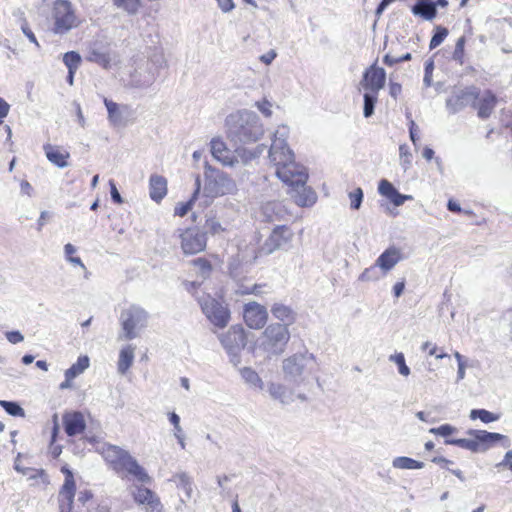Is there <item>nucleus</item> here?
<instances>
[{
    "mask_svg": "<svg viewBox=\"0 0 512 512\" xmlns=\"http://www.w3.org/2000/svg\"><path fill=\"white\" fill-rule=\"evenodd\" d=\"M288 127H279L269 149L270 162L275 166L277 177L290 186V195L298 206H311L316 202V193L306 186L308 173L306 168L294 161V153L288 147Z\"/></svg>",
    "mask_w": 512,
    "mask_h": 512,
    "instance_id": "obj_1",
    "label": "nucleus"
},
{
    "mask_svg": "<svg viewBox=\"0 0 512 512\" xmlns=\"http://www.w3.org/2000/svg\"><path fill=\"white\" fill-rule=\"evenodd\" d=\"M225 126L227 138L235 146L255 143L264 135L260 117L246 109L228 115Z\"/></svg>",
    "mask_w": 512,
    "mask_h": 512,
    "instance_id": "obj_2",
    "label": "nucleus"
},
{
    "mask_svg": "<svg viewBox=\"0 0 512 512\" xmlns=\"http://www.w3.org/2000/svg\"><path fill=\"white\" fill-rule=\"evenodd\" d=\"M102 455L114 470H125L141 483L150 482L151 478L145 469L127 451L114 445H108L103 448Z\"/></svg>",
    "mask_w": 512,
    "mask_h": 512,
    "instance_id": "obj_3",
    "label": "nucleus"
},
{
    "mask_svg": "<svg viewBox=\"0 0 512 512\" xmlns=\"http://www.w3.org/2000/svg\"><path fill=\"white\" fill-rule=\"evenodd\" d=\"M467 434L471 438L447 439L445 440V444L455 445L475 453L484 452L493 444L501 440L507 442L504 444L505 447L510 446V441L507 436L499 433L488 432L486 430L470 429L467 431Z\"/></svg>",
    "mask_w": 512,
    "mask_h": 512,
    "instance_id": "obj_4",
    "label": "nucleus"
},
{
    "mask_svg": "<svg viewBox=\"0 0 512 512\" xmlns=\"http://www.w3.org/2000/svg\"><path fill=\"white\" fill-rule=\"evenodd\" d=\"M315 367V357L308 352L296 353L284 359L282 364L285 378L296 384L303 382L305 376L310 374Z\"/></svg>",
    "mask_w": 512,
    "mask_h": 512,
    "instance_id": "obj_5",
    "label": "nucleus"
},
{
    "mask_svg": "<svg viewBox=\"0 0 512 512\" xmlns=\"http://www.w3.org/2000/svg\"><path fill=\"white\" fill-rule=\"evenodd\" d=\"M52 31L63 35L80 24V19L69 0H55L52 6Z\"/></svg>",
    "mask_w": 512,
    "mask_h": 512,
    "instance_id": "obj_6",
    "label": "nucleus"
},
{
    "mask_svg": "<svg viewBox=\"0 0 512 512\" xmlns=\"http://www.w3.org/2000/svg\"><path fill=\"white\" fill-rule=\"evenodd\" d=\"M290 339L286 325L273 323L268 325L259 338V348L269 355H279L284 352Z\"/></svg>",
    "mask_w": 512,
    "mask_h": 512,
    "instance_id": "obj_7",
    "label": "nucleus"
},
{
    "mask_svg": "<svg viewBox=\"0 0 512 512\" xmlns=\"http://www.w3.org/2000/svg\"><path fill=\"white\" fill-rule=\"evenodd\" d=\"M204 193L209 197H218L233 194L237 190L235 181L226 173L205 165Z\"/></svg>",
    "mask_w": 512,
    "mask_h": 512,
    "instance_id": "obj_8",
    "label": "nucleus"
},
{
    "mask_svg": "<svg viewBox=\"0 0 512 512\" xmlns=\"http://www.w3.org/2000/svg\"><path fill=\"white\" fill-rule=\"evenodd\" d=\"M219 341L229 356L230 363L238 366L241 363V352L246 346V335L242 326L234 325L225 333L218 335Z\"/></svg>",
    "mask_w": 512,
    "mask_h": 512,
    "instance_id": "obj_9",
    "label": "nucleus"
},
{
    "mask_svg": "<svg viewBox=\"0 0 512 512\" xmlns=\"http://www.w3.org/2000/svg\"><path fill=\"white\" fill-rule=\"evenodd\" d=\"M122 334L119 338L132 340L136 338L139 331L146 327L148 313L139 306H130L121 313Z\"/></svg>",
    "mask_w": 512,
    "mask_h": 512,
    "instance_id": "obj_10",
    "label": "nucleus"
},
{
    "mask_svg": "<svg viewBox=\"0 0 512 512\" xmlns=\"http://www.w3.org/2000/svg\"><path fill=\"white\" fill-rule=\"evenodd\" d=\"M198 303L203 314L212 325L217 328H224L230 321V310L222 302L210 295H203L198 298Z\"/></svg>",
    "mask_w": 512,
    "mask_h": 512,
    "instance_id": "obj_11",
    "label": "nucleus"
},
{
    "mask_svg": "<svg viewBox=\"0 0 512 512\" xmlns=\"http://www.w3.org/2000/svg\"><path fill=\"white\" fill-rule=\"evenodd\" d=\"M479 97V88L476 86H467L464 88H454L450 96L446 99V109L450 114H456L467 106L476 104Z\"/></svg>",
    "mask_w": 512,
    "mask_h": 512,
    "instance_id": "obj_12",
    "label": "nucleus"
},
{
    "mask_svg": "<svg viewBox=\"0 0 512 512\" xmlns=\"http://www.w3.org/2000/svg\"><path fill=\"white\" fill-rule=\"evenodd\" d=\"M85 59L108 69L111 62L109 43L104 39L90 41L86 46Z\"/></svg>",
    "mask_w": 512,
    "mask_h": 512,
    "instance_id": "obj_13",
    "label": "nucleus"
},
{
    "mask_svg": "<svg viewBox=\"0 0 512 512\" xmlns=\"http://www.w3.org/2000/svg\"><path fill=\"white\" fill-rule=\"evenodd\" d=\"M180 238L181 248L185 254H197L206 247V233L196 227L185 229Z\"/></svg>",
    "mask_w": 512,
    "mask_h": 512,
    "instance_id": "obj_14",
    "label": "nucleus"
},
{
    "mask_svg": "<svg viewBox=\"0 0 512 512\" xmlns=\"http://www.w3.org/2000/svg\"><path fill=\"white\" fill-rule=\"evenodd\" d=\"M243 318L248 327L261 329L267 322L268 311L265 306L252 301L244 305Z\"/></svg>",
    "mask_w": 512,
    "mask_h": 512,
    "instance_id": "obj_15",
    "label": "nucleus"
},
{
    "mask_svg": "<svg viewBox=\"0 0 512 512\" xmlns=\"http://www.w3.org/2000/svg\"><path fill=\"white\" fill-rule=\"evenodd\" d=\"M385 81V70L373 64L364 72L360 85L366 91L378 93L384 87Z\"/></svg>",
    "mask_w": 512,
    "mask_h": 512,
    "instance_id": "obj_16",
    "label": "nucleus"
},
{
    "mask_svg": "<svg viewBox=\"0 0 512 512\" xmlns=\"http://www.w3.org/2000/svg\"><path fill=\"white\" fill-rule=\"evenodd\" d=\"M293 237V233L286 225H276L266 240L264 248L268 253L285 248Z\"/></svg>",
    "mask_w": 512,
    "mask_h": 512,
    "instance_id": "obj_17",
    "label": "nucleus"
},
{
    "mask_svg": "<svg viewBox=\"0 0 512 512\" xmlns=\"http://www.w3.org/2000/svg\"><path fill=\"white\" fill-rule=\"evenodd\" d=\"M132 495L137 504L147 506L148 512H154L155 509H163L160 498L149 488L136 486Z\"/></svg>",
    "mask_w": 512,
    "mask_h": 512,
    "instance_id": "obj_18",
    "label": "nucleus"
},
{
    "mask_svg": "<svg viewBox=\"0 0 512 512\" xmlns=\"http://www.w3.org/2000/svg\"><path fill=\"white\" fill-rule=\"evenodd\" d=\"M497 104V97L491 90H484L482 93L479 91V97L476 104L472 107L477 109V115L481 119H487L493 113Z\"/></svg>",
    "mask_w": 512,
    "mask_h": 512,
    "instance_id": "obj_19",
    "label": "nucleus"
},
{
    "mask_svg": "<svg viewBox=\"0 0 512 512\" xmlns=\"http://www.w3.org/2000/svg\"><path fill=\"white\" fill-rule=\"evenodd\" d=\"M288 216L287 209L281 202L271 201L262 205L260 217L267 223L280 222Z\"/></svg>",
    "mask_w": 512,
    "mask_h": 512,
    "instance_id": "obj_20",
    "label": "nucleus"
},
{
    "mask_svg": "<svg viewBox=\"0 0 512 512\" xmlns=\"http://www.w3.org/2000/svg\"><path fill=\"white\" fill-rule=\"evenodd\" d=\"M75 492V481L72 472L65 477V482L59 492V510L60 512H70L72 509Z\"/></svg>",
    "mask_w": 512,
    "mask_h": 512,
    "instance_id": "obj_21",
    "label": "nucleus"
},
{
    "mask_svg": "<svg viewBox=\"0 0 512 512\" xmlns=\"http://www.w3.org/2000/svg\"><path fill=\"white\" fill-rule=\"evenodd\" d=\"M211 153L215 159L225 166L233 167L238 163V159L219 138L211 140Z\"/></svg>",
    "mask_w": 512,
    "mask_h": 512,
    "instance_id": "obj_22",
    "label": "nucleus"
},
{
    "mask_svg": "<svg viewBox=\"0 0 512 512\" xmlns=\"http://www.w3.org/2000/svg\"><path fill=\"white\" fill-rule=\"evenodd\" d=\"M62 419L64 430L70 437L82 433L86 428L84 415L79 411L67 412L63 415Z\"/></svg>",
    "mask_w": 512,
    "mask_h": 512,
    "instance_id": "obj_23",
    "label": "nucleus"
},
{
    "mask_svg": "<svg viewBox=\"0 0 512 512\" xmlns=\"http://www.w3.org/2000/svg\"><path fill=\"white\" fill-rule=\"evenodd\" d=\"M402 260L401 251L395 246L387 248L376 260V266L385 275Z\"/></svg>",
    "mask_w": 512,
    "mask_h": 512,
    "instance_id": "obj_24",
    "label": "nucleus"
},
{
    "mask_svg": "<svg viewBox=\"0 0 512 512\" xmlns=\"http://www.w3.org/2000/svg\"><path fill=\"white\" fill-rule=\"evenodd\" d=\"M157 73L152 68L135 70L131 74L130 85L134 88L144 89L150 87L156 80Z\"/></svg>",
    "mask_w": 512,
    "mask_h": 512,
    "instance_id": "obj_25",
    "label": "nucleus"
},
{
    "mask_svg": "<svg viewBox=\"0 0 512 512\" xmlns=\"http://www.w3.org/2000/svg\"><path fill=\"white\" fill-rule=\"evenodd\" d=\"M43 149L47 159L58 168H65L69 165L67 162V159L70 157L68 151L62 150L60 147L53 146L51 144H45Z\"/></svg>",
    "mask_w": 512,
    "mask_h": 512,
    "instance_id": "obj_26",
    "label": "nucleus"
},
{
    "mask_svg": "<svg viewBox=\"0 0 512 512\" xmlns=\"http://www.w3.org/2000/svg\"><path fill=\"white\" fill-rule=\"evenodd\" d=\"M415 16L431 21L437 15L436 4L433 0H417L411 8Z\"/></svg>",
    "mask_w": 512,
    "mask_h": 512,
    "instance_id": "obj_27",
    "label": "nucleus"
},
{
    "mask_svg": "<svg viewBox=\"0 0 512 512\" xmlns=\"http://www.w3.org/2000/svg\"><path fill=\"white\" fill-rule=\"evenodd\" d=\"M271 313L274 318L282 322L281 325H286V328L296 320V312L283 303H275L271 307Z\"/></svg>",
    "mask_w": 512,
    "mask_h": 512,
    "instance_id": "obj_28",
    "label": "nucleus"
},
{
    "mask_svg": "<svg viewBox=\"0 0 512 512\" xmlns=\"http://www.w3.org/2000/svg\"><path fill=\"white\" fill-rule=\"evenodd\" d=\"M150 197L155 202H160L167 194V180L160 175H152L149 182Z\"/></svg>",
    "mask_w": 512,
    "mask_h": 512,
    "instance_id": "obj_29",
    "label": "nucleus"
},
{
    "mask_svg": "<svg viewBox=\"0 0 512 512\" xmlns=\"http://www.w3.org/2000/svg\"><path fill=\"white\" fill-rule=\"evenodd\" d=\"M270 396L278 400L282 405H289L293 402V393L281 384L271 383L268 387Z\"/></svg>",
    "mask_w": 512,
    "mask_h": 512,
    "instance_id": "obj_30",
    "label": "nucleus"
},
{
    "mask_svg": "<svg viewBox=\"0 0 512 512\" xmlns=\"http://www.w3.org/2000/svg\"><path fill=\"white\" fill-rule=\"evenodd\" d=\"M104 104L107 108L108 120L111 123V125L124 126L125 120L120 106L116 102H113L112 100H109L107 98H104Z\"/></svg>",
    "mask_w": 512,
    "mask_h": 512,
    "instance_id": "obj_31",
    "label": "nucleus"
},
{
    "mask_svg": "<svg viewBox=\"0 0 512 512\" xmlns=\"http://www.w3.org/2000/svg\"><path fill=\"white\" fill-rule=\"evenodd\" d=\"M239 372L244 382L251 388L259 391L264 389V382L254 369L251 367H243L239 370Z\"/></svg>",
    "mask_w": 512,
    "mask_h": 512,
    "instance_id": "obj_32",
    "label": "nucleus"
},
{
    "mask_svg": "<svg viewBox=\"0 0 512 512\" xmlns=\"http://www.w3.org/2000/svg\"><path fill=\"white\" fill-rule=\"evenodd\" d=\"M135 347L127 345L120 350L118 360V372L125 374L127 370L132 366L134 360Z\"/></svg>",
    "mask_w": 512,
    "mask_h": 512,
    "instance_id": "obj_33",
    "label": "nucleus"
},
{
    "mask_svg": "<svg viewBox=\"0 0 512 512\" xmlns=\"http://www.w3.org/2000/svg\"><path fill=\"white\" fill-rule=\"evenodd\" d=\"M170 481L174 482L177 488L182 489L185 492L187 499L192 497L193 481L186 472L176 473Z\"/></svg>",
    "mask_w": 512,
    "mask_h": 512,
    "instance_id": "obj_34",
    "label": "nucleus"
},
{
    "mask_svg": "<svg viewBox=\"0 0 512 512\" xmlns=\"http://www.w3.org/2000/svg\"><path fill=\"white\" fill-rule=\"evenodd\" d=\"M195 186L196 187H195V190H194L191 198L187 202L181 203L178 206H176L175 215L183 217L192 209V206H193L195 200L197 199V197L200 193V189H201V181H200L199 175L196 176Z\"/></svg>",
    "mask_w": 512,
    "mask_h": 512,
    "instance_id": "obj_35",
    "label": "nucleus"
},
{
    "mask_svg": "<svg viewBox=\"0 0 512 512\" xmlns=\"http://www.w3.org/2000/svg\"><path fill=\"white\" fill-rule=\"evenodd\" d=\"M264 149H265L264 145H259L256 148H254L253 150H248L245 148L237 147L235 149L234 154L238 160L239 159L241 160V162L243 164H247L250 161H252L253 159L259 157V155L263 153Z\"/></svg>",
    "mask_w": 512,
    "mask_h": 512,
    "instance_id": "obj_36",
    "label": "nucleus"
},
{
    "mask_svg": "<svg viewBox=\"0 0 512 512\" xmlns=\"http://www.w3.org/2000/svg\"><path fill=\"white\" fill-rule=\"evenodd\" d=\"M89 367L88 356H80L76 363L65 371V378L73 380L75 377L83 373Z\"/></svg>",
    "mask_w": 512,
    "mask_h": 512,
    "instance_id": "obj_37",
    "label": "nucleus"
},
{
    "mask_svg": "<svg viewBox=\"0 0 512 512\" xmlns=\"http://www.w3.org/2000/svg\"><path fill=\"white\" fill-rule=\"evenodd\" d=\"M392 466L396 469H422L424 463L410 457L399 456L393 459Z\"/></svg>",
    "mask_w": 512,
    "mask_h": 512,
    "instance_id": "obj_38",
    "label": "nucleus"
},
{
    "mask_svg": "<svg viewBox=\"0 0 512 512\" xmlns=\"http://www.w3.org/2000/svg\"><path fill=\"white\" fill-rule=\"evenodd\" d=\"M228 270L230 276L236 281L241 280L244 277V274L247 273L246 267L238 257L230 258L228 262Z\"/></svg>",
    "mask_w": 512,
    "mask_h": 512,
    "instance_id": "obj_39",
    "label": "nucleus"
},
{
    "mask_svg": "<svg viewBox=\"0 0 512 512\" xmlns=\"http://www.w3.org/2000/svg\"><path fill=\"white\" fill-rule=\"evenodd\" d=\"M378 93L366 91L363 96V115L369 118L374 114L375 104L377 102Z\"/></svg>",
    "mask_w": 512,
    "mask_h": 512,
    "instance_id": "obj_40",
    "label": "nucleus"
},
{
    "mask_svg": "<svg viewBox=\"0 0 512 512\" xmlns=\"http://www.w3.org/2000/svg\"><path fill=\"white\" fill-rule=\"evenodd\" d=\"M114 5L130 15L138 13L141 7V0H113Z\"/></svg>",
    "mask_w": 512,
    "mask_h": 512,
    "instance_id": "obj_41",
    "label": "nucleus"
},
{
    "mask_svg": "<svg viewBox=\"0 0 512 512\" xmlns=\"http://www.w3.org/2000/svg\"><path fill=\"white\" fill-rule=\"evenodd\" d=\"M192 263L195 267V272L201 278L206 279L210 276L212 272V265L207 259L200 257L193 260Z\"/></svg>",
    "mask_w": 512,
    "mask_h": 512,
    "instance_id": "obj_42",
    "label": "nucleus"
},
{
    "mask_svg": "<svg viewBox=\"0 0 512 512\" xmlns=\"http://www.w3.org/2000/svg\"><path fill=\"white\" fill-rule=\"evenodd\" d=\"M382 271L376 266V263L368 268H366L358 277V280L361 282H372L378 281L383 274Z\"/></svg>",
    "mask_w": 512,
    "mask_h": 512,
    "instance_id": "obj_43",
    "label": "nucleus"
},
{
    "mask_svg": "<svg viewBox=\"0 0 512 512\" xmlns=\"http://www.w3.org/2000/svg\"><path fill=\"white\" fill-rule=\"evenodd\" d=\"M470 418L472 420L480 419L483 423H490L497 421L499 419V415L485 409H473L470 412Z\"/></svg>",
    "mask_w": 512,
    "mask_h": 512,
    "instance_id": "obj_44",
    "label": "nucleus"
},
{
    "mask_svg": "<svg viewBox=\"0 0 512 512\" xmlns=\"http://www.w3.org/2000/svg\"><path fill=\"white\" fill-rule=\"evenodd\" d=\"M0 406L11 416H25L24 409L17 402L0 400Z\"/></svg>",
    "mask_w": 512,
    "mask_h": 512,
    "instance_id": "obj_45",
    "label": "nucleus"
},
{
    "mask_svg": "<svg viewBox=\"0 0 512 512\" xmlns=\"http://www.w3.org/2000/svg\"><path fill=\"white\" fill-rule=\"evenodd\" d=\"M63 62L68 70H77L81 63V56L78 52L69 51L63 55Z\"/></svg>",
    "mask_w": 512,
    "mask_h": 512,
    "instance_id": "obj_46",
    "label": "nucleus"
},
{
    "mask_svg": "<svg viewBox=\"0 0 512 512\" xmlns=\"http://www.w3.org/2000/svg\"><path fill=\"white\" fill-rule=\"evenodd\" d=\"M448 29L442 26H437L434 30V34L430 40L429 48L430 50L438 47L447 37Z\"/></svg>",
    "mask_w": 512,
    "mask_h": 512,
    "instance_id": "obj_47",
    "label": "nucleus"
},
{
    "mask_svg": "<svg viewBox=\"0 0 512 512\" xmlns=\"http://www.w3.org/2000/svg\"><path fill=\"white\" fill-rule=\"evenodd\" d=\"M389 360L398 366V372L402 376H408L410 374V368L406 365L403 353L400 352L394 355H390Z\"/></svg>",
    "mask_w": 512,
    "mask_h": 512,
    "instance_id": "obj_48",
    "label": "nucleus"
},
{
    "mask_svg": "<svg viewBox=\"0 0 512 512\" xmlns=\"http://www.w3.org/2000/svg\"><path fill=\"white\" fill-rule=\"evenodd\" d=\"M166 67V61L164 55L162 53H155L151 59L150 63L147 65V68H152L157 74L160 69Z\"/></svg>",
    "mask_w": 512,
    "mask_h": 512,
    "instance_id": "obj_49",
    "label": "nucleus"
},
{
    "mask_svg": "<svg viewBox=\"0 0 512 512\" xmlns=\"http://www.w3.org/2000/svg\"><path fill=\"white\" fill-rule=\"evenodd\" d=\"M400 153V165L406 171L411 166L412 155L408 150L406 145H400L399 147Z\"/></svg>",
    "mask_w": 512,
    "mask_h": 512,
    "instance_id": "obj_50",
    "label": "nucleus"
},
{
    "mask_svg": "<svg viewBox=\"0 0 512 512\" xmlns=\"http://www.w3.org/2000/svg\"><path fill=\"white\" fill-rule=\"evenodd\" d=\"M396 188L386 179H382L380 182H379V185H378V191L379 193L390 199V197L393 195V193L396 192Z\"/></svg>",
    "mask_w": 512,
    "mask_h": 512,
    "instance_id": "obj_51",
    "label": "nucleus"
},
{
    "mask_svg": "<svg viewBox=\"0 0 512 512\" xmlns=\"http://www.w3.org/2000/svg\"><path fill=\"white\" fill-rule=\"evenodd\" d=\"M465 37L461 36L455 45V50L453 52V59L457 61L458 63H463V57H464V46H465Z\"/></svg>",
    "mask_w": 512,
    "mask_h": 512,
    "instance_id": "obj_52",
    "label": "nucleus"
},
{
    "mask_svg": "<svg viewBox=\"0 0 512 512\" xmlns=\"http://www.w3.org/2000/svg\"><path fill=\"white\" fill-rule=\"evenodd\" d=\"M349 198L351 200L350 206L354 210H358L361 207L363 201V191L361 188L355 189L353 192L349 193Z\"/></svg>",
    "mask_w": 512,
    "mask_h": 512,
    "instance_id": "obj_53",
    "label": "nucleus"
},
{
    "mask_svg": "<svg viewBox=\"0 0 512 512\" xmlns=\"http://www.w3.org/2000/svg\"><path fill=\"white\" fill-rule=\"evenodd\" d=\"M204 228L206 229V232H209L211 234H219L224 230L220 222L216 220L214 217L208 218L206 220Z\"/></svg>",
    "mask_w": 512,
    "mask_h": 512,
    "instance_id": "obj_54",
    "label": "nucleus"
},
{
    "mask_svg": "<svg viewBox=\"0 0 512 512\" xmlns=\"http://www.w3.org/2000/svg\"><path fill=\"white\" fill-rule=\"evenodd\" d=\"M455 431H456V428L451 426L450 424H443L437 428H431L429 430V433L447 437V436L453 434Z\"/></svg>",
    "mask_w": 512,
    "mask_h": 512,
    "instance_id": "obj_55",
    "label": "nucleus"
},
{
    "mask_svg": "<svg viewBox=\"0 0 512 512\" xmlns=\"http://www.w3.org/2000/svg\"><path fill=\"white\" fill-rule=\"evenodd\" d=\"M434 70V63L433 61H427L425 63V73L423 78V83L425 87H430L432 85V73Z\"/></svg>",
    "mask_w": 512,
    "mask_h": 512,
    "instance_id": "obj_56",
    "label": "nucleus"
},
{
    "mask_svg": "<svg viewBox=\"0 0 512 512\" xmlns=\"http://www.w3.org/2000/svg\"><path fill=\"white\" fill-rule=\"evenodd\" d=\"M412 199V196L410 195H404V194H401L398 190H396L395 193H393V195L390 197V201L395 205V206H401L405 203L406 200H410Z\"/></svg>",
    "mask_w": 512,
    "mask_h": 512,
    "instance_id": "obj_57",
    "label": "nucleus"
},
{
    "mask_svg": "<svg viewBox=\"0 0 512 512\" xmlns=\"http://www.w3.org/2000/svg\"><path fill=\"white\" fill-rule=\"evenodd\" d=\"M255 105L266 117H270L272 115V104L268 100L264 99L262 101H258Z\"/></svg>",
    "mask_w": 512,
    "mask_h": 512,
    "instance_id": "obj_58",
    "label": "nucleus"
},
{
    "mask_svg": "<svg viewBox=\"0 0 512 512\" xmlns=\"http://www.w3.org/2000/svg\"><path fill=\"white\" fill-rule=\"evenodd\" d=\"M219 9L223 13H229L235 8V3L233 0H216Z\"/></svg>",
    "mask_w": 512,
    "mask_h": 512,
    "instance_id": "obj_59",
    "label": "nucleus"
},
{
    "mask_svg": "<svg viewBox=\"0 0 512 512\" xmlns=\"http://www.w3.org/2000/svg\"><path fill=\"white\" fill-rule=\"evenodd\" d=\"M109 185H110V194H111V199L113 202L117 203V204H121L123 203V199L114 183L113 180H110L109 181Z\"/></svg>",
    "mask_w": 512,
    "mask_h": 512,
    "instance_id": "obj_60",
    "label": "nucleus"
},
{
    "mask_svg": "<svg viewBox=\"0 0 512 512\" xmlns=\"http://www.w3.org/2000/svg\"><path fill=\"white\" fill-rule=\"evenodd\" d=\"M5 336L6 339L12 344H17L24 340V336L19 331L6 332Z\"/></svg>",
    "mask_w": 512,
    "mask_h": 512,
    "instance_id": "obj_61",
    "label": "nucleus"
},
{
    "mask_svg": "<svg viewBox=\"0 0 512 512\" xmlns=\"http://www.w3.org/2000/svg\"><path fill=\"white\" fill-rule=\"evenodd\" d=\"M14 468L16 471H18L19 473L23 474V475H26L28 476L29 478H35L36 477V473L37 471L35 469H32V468H24L22 467L19 462H18V459L15 461L14 463Z\"/></svg>",
    "mask_w": 512,
    "mask_h": 512,
    "instance_id": "obj_62",
    "label": "nucleus"
},
{
    "mask_svg": "<svg viewBox=\"0 0 512 512\" xmlns=\"http://www.w3.org/2000/svg\"><path fill=\"white\" fill-rule=\"evenodd\" d=\"M10 111L9 103L0 97V124L3 122V119L7 117Z\"/></svg>",
    "mask_w": 512,
    "mask_h": 512,
    "instance_id": "obj_63",
    "label": "nucleus"
},
{
    "mask_svg": "<svg viewBox=\"0 0 512 512\" xmlns=\"http://www.w3.org/2000/svg\"><path fill=\"white\" fill-rule=\"evenodd\" d=\"M497 467H506L512 471V451L505 453L503 460L496 465Z\"/></svg>",
    "mask_w": 512,
    "mask_h": 512,
    "instance_id": "obj_64",
    "label": "nucleus"
}]
</instances>
